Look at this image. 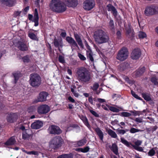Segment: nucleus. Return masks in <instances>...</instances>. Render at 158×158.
<instances>
[{
    "mask_svg": "<svg viewBox=\"0 0 158 158\" xmlns=\"http://www.w3.org/2000/svg\"><path fill=\"white\" fill-rule=\"evenodd\" d=\"M64 5L69 7H75L77 4V0H65L63 2Z\"/></svg>",
    "mask_w": 158,
    "mask_h": 158,
    "instance_id": "obj_14",
    "label": "nucleus"
},
{
    "mask_svg": "<svg viewBox=\"0 0 158 158\" xmlns=\"http://www.w3.org/2000/svg\"><path fill=\"white\" fill-rule=\"evenodd\" d=\"M50 7L52 11L57 12H63L66 9L64 2L59 0H52Z\"/></svg>",
    "mask_w": 158,
    "mask_h": 158,
    "instance_id": "obj_3",
    "label": "nucleus"
},
{
    "mask_svg": "<svg viewBox=\"0 0 158 158\" xmlns=\"http://www.w3.org/2000/svg\"><path fill=\"white\" fill-rule=\"evenodd\" d=\"M62 140L61 137L59 136H56L53 138L50 141V146L53 148L55 149L58 147Z\"/></svg>",
    "mask_w": 158,
    "mask_h": 158,
    "instance_id": "obj_7",
    "label": "nucleus"
},
{
    "mask_svg": "<svg viewBox=\"0 0 158 158\" xmlns=\"http://www.w3.org/2000/svg\"><path fill=\"white\" fill-rule=\"evenodd\" d=\"M141 52L139 49H136L133 50L131 54V57L133 59H137L140 57Z\"/></svg>",
    "mask_w": 158,
    "mask_h": 158,
    "instance_id": "obj_15",
    "label": "nucleus"
},
{
    "mask_svg": "<svg viewBox=\"0 0 158 158\" xmlns=\"http://www.w3.org/2000/svg\"><path fill=\"white\" fill-rule=\"evenodd\" d=\"M117 38L118 39H120L121 38V34L119 31H118L116 33Z\"/></svg>",
    "mask_w": 158,
    "mask_h": 158,
    "instance_id": "obj_60",
    "label": "nucleus"
},
{
    "mask_svg": "<svg viewBox=\"0 0 158 158\" xmlns=\"http://www.w3.org/2000/svg\"><path fill=\"white\" fill-rule=\"evenodd\" d=\"M14 78V82L16 83L19 77L21 76V74L20 73H15L13 74Z\"/></svg>",
    "mask_w": 158,
    "mask_h": 158,
    "instance_id": "obj_35",
    "label": "nucleus"
},
{
    "mask_svg": "<svg viewBox=\"0 0 158 158\" xmlns=\"http://www.w3.org/2000/svg\"><path fill=\"white\" fill-rule=\"evenodd\" d=\"M134 73V74L135 75L136 77H139L143 74V72H141L138 69L135 71Z\"/></svg>",
    "mask_w": 158,
    "mask_h": 158,
    "instance_id": "obj_44",
    "label": "nucleus"
},
{
    "mask_svg": "<svg viewBox=\"0 0 158 158\" xmlns=\"http://www.w3.org/2000/svg\"><path fill=\"white\" fill-rule=\"evenodd\" d=\"M121 115L124 117H128L131 115V113L127 112H122L121 113Z\"/></svg>",
    "mask_w": 158,
    "mask_h": 158,
    "instance_id": "obj_41",
    "label": "nucleus"
},
{
    "mask_svg": "<svg viewBox=\"0 0 158 158\" xmlns=\"http://www.w3.org/2000/svg\"><path fill=\"white\" fill-rule=\"evenodd\" d=\"M23 139H24L28 140L31 137V135H30L28 134L26 132H23L22 135Z\"/></svg>",
    "mask_w": 158,
    "mask_h": 158,
    "instance_id": "obj_34",
    "label": "nucleus"
},
{
    "mask_svg": "<svg viewBox=\"0 0 158 158\" xmlns=\"http://www.w3.org/2000/svg\"><path fill=\"white\" fill-rule=\"evenodd\" d=\"M57 158H71V156L68 154H64L59 156Z\"/></svg>",
    "mask_w": 158,
    "mask_h": 158,
    "instance_id": "obj_49",
    "label": "nucleus"
},
{
    "mask_svg": "<svg viewBox=\"0 0 158 158\" xmlns=\"http://www.w3.org/2000/svg\"><path fill=\"white\" fill-rule=\"evenodd\" d=\"M23 151L25 153H27V154L29 155H38L39 154V152L36 151H31L30 152H27V151H26L25 150H23Z\"/></svg>",
    "mask_w": 158,
    "mask_h": 158,
    "instance_id": "obj_36",
    "label": "nucleus"
},
{
    "mask_svg": "<svg viewBox=\"0 0 158 158\" xmlns=\"http://www.w3.org/2000/svg\"><path fill=\"white\" fill-rule=\"evenodd\" d=\"M155 154V151L153 149H151L148 152V155L151 156H153Z\"/></svg>",
    "mask_w": 158,
    "mask_h": 158,
    "instance_id": "obj_54",
    "label": "nucleus"
},
{
    "mask_svg": "<svg viewBox=\"0 0 158 158\" xmlns=\"http://www.w3.org/2000/svg\"><path fill=\"white\" fill-rule=\"evenodd\" d=\"M80 119L82 121L85 125L89 129H90V126L88 122V120L86 116H81L80 117Z\"/></svg>",
    "mask_w": 158,
    "mask_h": 158,
    "instance_id": "obj_26",
    "label": "nucleus"
},
{
    "mask_svg": "<svg viewBox=\"0 0 158 158\" xmlns=\"http://www.w3.org/2000/svg\"><path fill=\"white\" fill-rule=\"evenodd\" d=\"M22 60L23 62L25 63H28L30 61L29 56L27 55L23 57Z\"/></svg>",
    "mask_w": 158,
    "mask_h": 158,
    "instance_id": "obj_39",
    "label": "nucleus"
},
{
    "mask_svg": "<svg viewBox=\"0 0 158 158\" xmlns=\"http://www.w3.org/2000/svg\"><path fill=\"white\" fill-rule=\"evenodd\" d=\"M95 5L94 0H86L83 3V7L85 9L89 10L94 8Z\"/></svg>",
    "mask_w": 158,
    "mask_h": 158,
    "instance_id": "obj_9",
    "label": "nucleus"
},
{
    "mask_svg": "<svg viewBox=\"0 0 158 158\" xmlns=\"http://www.w3.org/2000/svg\"><path fill=\"white\" fill-rule=\"evenodd\" d=\"M121 142L124 145L130 148H133V146H138L140 145L142 143V141L137 140L135 142V145H133L131 143L128 142L124 138H121Z\"/></svg>",
    "mask_w": 158,
    "mask_h": 158,
    "instance_id": "obj_8",
    "label": "nucleus"
},
{
    "mask_svg": "<svg viewBox=\"0 0 158 158\" xmlns=\"http://www.w3.org/2000/svg\"><path fill=\"white\" fill-rule=\"evenodd\" d=\"M48 95V94L45 92H41L39 94L37 98L35 101L36 103L38 102H42L46 100V98Z\"/></svg>",
    "mask_w": 158,
    "mask_h": 158,
    "instance_id": "obj_12",
    "label": "nucleus"
},
{
    "mask_svg": "<svg viewBox=\"0 0 158 158\" xmlns=\"http://www.w3.org/2000/svg\"><path fill=\"white\" fill-rule=\"evenodd\" d=\"M15 142L16 141L15 137L12 136L6 142L5 144L6 145L10 146L14 144Z\"/></svg>",
    "mask_w": 158,
    "mask_h": 158,
    "instance_id": "obj_22",
    "label": "nucleus"
},
{
    "mask_svg": "<svg viewBox=\"0 0 158 158\" xmlns=\"http://www.w3.org/2000/svg\"><path fill=\"white\" fill-rule=\"evenodd\" d=\"M158 13V6L155 5L147 6L144 11V14L147 16L152 15Z\"/></svg>",
    "mask_w": 158,
    "mask_h": 158,
    "instance_id": "obj_5",
    "label": "nucleus"
},
{
    "mask_svg": "<svg viewBox=\"0 0 158 158\" xmlns=\"http://www.w3.org/2000/svg\"><path fill=\"white\" fill-rule=\"evenodd\" d=\"M99 84L97 83H95L94 84L93 86L91 87V88L94 91L96 90L99 87Z\"/></svg>",
    "mask_w": 158,
    "mask_h": 158,
    "instance_id": "obj_42",
    "label": "nucleus"
},
{
    "mask_svg": "<svg viewBox=\"0 0 158 158\" xmlns=\"http://www.w3.org/2000/svg\"><path fill=\"white\" fill-rule=\"evenodd\" d=\"M95 131L97 135L101 140H103V133L100 128L97 127L95 129Z\"/></svg>",
    "mask_w": 158,
    "mask_h": 158,
    "instance_id": "obj_25",
    "label": "nucleus"
},
{
    "mask_svg": "<svg viewBox=\"0 0 158 158\" xmlns=\"http://www.w3.org/2000/svg\"><path fill=\"white\" fill-rule=\"evenodd\" d=\"M18 48L20 50L23 51H27L28 50L27 46L23 42H19Z\"/></svg>",
    "mask_w": 158,
    "mask_h": 158,
    "instance_id": "obj_21",
    "label": "nucleus"
},
{
    "mask_svg": "<svg viewBox=\"0 0 158 158\" xmlns=\"http://www.w3.org/2000/svg\"><path fill=\"white\" fill-rule=\"evenodd\" d=\"M35 110L36 108L35 106H33L29 107L28 110V112L31 113L35 111Z\"/></svg>",
    "mask_w": 158,
    "mask_h": 158,
    "instance_id": "obj_43",
    "label": "nucleus"
},
{
    "mask_svg": "<svg viewBox=\"0 0 158 158\" xmlns=\"http://www.w3.org/2000/svg\"><path fill=\"white\" fill-rule=\"evenodd\" d=\"M30 84L34 87L39 86L41 84V78L40 76L36 73L31 74L30 75L29 80Z\"/></svg>",
    "mask_w": 158,
    "mask_h": 158,
    "instance_id": "obj_4",
    "label": "nucleus"
},
{
    "mask_svg": "<svg viewBox=\"0 0 158 158\" xmlns=\"http://www.w3.org/2000/svg\"><path fill=\"white\" fill-rule=\"evenodd\" d=\"M82 148V152L83 153H85L89 151V148L88 147H85Z\"/></svg>",
    "mask_w": 158,
    "mask_h": 158,
    "instance_id": "obj_57",
    "label": "nucleus"
},
{
    "mask_svg": "<svg viewBox=\"0 0 158 158\" xmlns=\"http://www.w3.org/2000/svg\"><path fill=\"white\" fill-rule=\"evenodd\" d=\"M1 2L8 6H12L15 4V0H1Z\"/></svg>",
    "mask_w": 158,
    "mask_h": 158,
    "instance_id": "obj_20",
    "label": "nucleus"
},
{
    "mask_svg": "<svg viewBox=\"0 0 158 158\" xmlns=\"http://www.w3.org/2000/svg\"><path fill=\"white\" fill-rule=\"evenodd\" d=\"M88 50L86 51V55L88 59L89 60L92 62H93L94 60L93 56V53L90 49H87Z\"/></svg>",
    "mask_w": 158,
    "mask_h": 158,
    "instance_id": "obj_24",
    "label": "nucleus"
},
{
    "mask_svg": "<svg viewBox=\"0 0 158 158\" xmlns=\"http://www.w3.org/2000/svg\"><path fill=\"white\" fill-rule=\"evenodd\" d=\"M21 11H16L15 12L14 15L15 16L17 17L20 15Z\"/></svg>",
    "mask_w": 158,
    "mask_h": 158,
    "instance_id": "obj_61",
    "label": "nucleus"
},
{
    "mask_svg": "<svg viewBox=\"0 0 158 158\" xmlns=\"http://www.w3.org/2000/svg\"><path fill=\"white\" fill-rule=\"evenodd\" d=\"M59 60L60 63H63L65 62L64 57L61 55H60L59 56Z\"/></svg>",
    "mask_w": 158,
    "mask_h": 158,
    "instance_id": "obj_47",
    "label": "nucleus"
},
{
    "mask_svg": "<svg viewBox=\"0 0 158 158\" xmlns=\"http://www.w3.org/2000/svg\"><path fill=\"white\" fill-rule=\"evenodd\" d=\"M74 37L78 45L81 48H83V45L80 36L77 34H74Z\"/></svg>",
    "mask_w": 158,
    "mask_h": 158,
    "instance_id": "obj_27",
    "label": "nucleus"
},
{
    "mask_svg": "<svg viewBox=\"0 0 158 158\" xmlns=\"http://www.w3.org/2000/svg\"><path fill=\"white\" fill-rule=\"evenodd\" d=\"M48 132L51 134H59L62 132V131L58 126L51 125L48 129Z\"/></svg>",
    "mask_w": 158,
    "mask_h": 158,
    "instance_id": "obj_10",
    "label": "nucleus"
},
{
    "mask_svg": "<svg viewBox=\"0 0 158 158\" xmlns=\"http://www.w3.org/2000/svg\"><path fill=\"white\" fill-rule=\"evenodd\" d=\"M77 78L79 81L88 83L91 81L90 74L85 68L81 67L78 68L76 72Z\"/></svg>",
    "mask_w": 158,
    "mask_h": 158,
    "instance_id": "obj_1",
    "label": "nucleus"
},
{
    "mask_svg": "<svg viewBox=\"0 0 158 158\" xmlns=\"http://www.w3.org/2000/svg\"><path fill=\"white\" fill-rule=\"evenodd\" d=\"M110 149L116 155L118 154V147L115 143H113L111 147H110Z\"/></svg>",
    "mask_w": 158,
    "mask_h": 158,
    "instance_id": "obj_29",
    "label": "nucleus"
},
{
    "mask_svg": "<svg viewBox=\"0 0 158 158\" xmlns=\"http://www.w3.org/2000/svg\"><path fill=\"white\" fill-rule=\"evenodd\" d=\"M143 97L144 99L147 101H149L151 100V98L150 94L148 93H143L142 94Z\"/></svg>",
    "mask_w": 158,
    "mask_h": 158,
    "instance_id": "obj_33",
    "label": "nucleus"
},
{
    "mask_svg": "<svg viewBox=\"0 0 158 158\" xmlns=\"http://www.w3.org/2000/svg\"><path fill=\"white\" fill-rule=\"evenodd\" d=\"M106 131L112 138H117V135L116 133L112 130L110 129H107L106 130Z\"/></svg>",
    "mask_w": 158,
    "mask_h": 158,
    "instance_id": "obj_31",
    "label": "nucleus"
},
{
    "mask_svg": "<svg viewBox=\"0 0 158 158\" xmlns=\"http://www.w3.org/2000/svg\"><path fill=\"white\" fill-rule=\"evenodd\" d=\"M129 68V64L125 62L119 65L118 67V69L119 71H122L128 69Z\"/></svg>",
    "mask_w": 158,
    "mask_h": 158,
    "instance_id": "obj_19",
    "label": "nucleus"
},
{
    "mask_svg": "<svg viewBox=\"0 0 158 158\" xmlns=\"http://www.w3.org/2000/svg\"><path fill=\"white\" fill-rule=\"evenodd\" d=\"M39 17L37 9H35L34 12V17L32 21L35 23L34 26L35 27L38 26L39 25Z\"/></svg>",
    "mask_w": 158,
    "mask_h": 158,
    "instance_id": "obj_18",
    "label": "nucleus"
},
{
    "mask_svg": "<svg viewBox=\"0 0 158 158\" xmlns=\"http://www.w3.org/2000/svg\"><path fill=\"white\" fill-rule=\"evenodd\" d=\"M117 132L118 134L123 135L126 133V131L124 130L117 129Z\"/></svg>",
    "mask_w": 158,
    "mask_h": 158,
    "instance_id": "obj_53",
    "label": "nucleus"
},
{
    "mask_svg": "<svg viewBox=\"0 0 158 158\" xmlns=\"http://www.w3.org/2000/svg\"><path fill=\"white\" fill-rule=\"evenodd\" d=\"M93 37L95 41L99 44L106 43L109 40V37L103 30H98L94 33Z\"/></svg>",
    "mask_w": 158,
    "mask_h": 158,
    "instance_id": "obj_2",
    "label": "nucleus"
},
{
    "mask_svg": "<svg viewBox=\"0 0 158 158\" xmlns=\"http://www.w3.org/2000/svg\"><path fill=\"white\" fill-rule=\"evenodd\" d=\"M43 125L42 122L38 120L33 123L31 125V127L32 129H37L41 128Z\"/></svg>",
    "mask_w": 158,
    "mask_h": 158,
    "instance_id": "obj_17",
    "label": "nucleus"
},
{
    "mask_svg": "<svg viewBox=\"0 0 158 158\" xmlns=\"http://www.w3.org/2000/svg\"><path fill=\"white\" fill-rule=\"evenodd\" d=\"M50 110V108L46 105H42L39 106L37 111L39 114H45L47 113Z\"/></svg>",
    "mask_w": 158,
    "mask_h": 158,
    "instance_id": "obj_11",
    "label": "nucleus"
},
{
    "mask_svg": "<svg viewBox=\"0 0 158 158\" xmlns=\"http://www.w3.org/2000/svg\"><path fill=\"white\" fill-rule=\"evenodd\" d=\"M136 150L142 152L143 151V149L142 147L138 146H133V148Z\"/></svg>",
    "mask_w": 158,
    "mask_h": 158,
    "instance_id": "obj_51",
    "label": "nucleus"
},
{
    "mask_svg": "<svg viewBox=\"0 0 158 158\" xmlns=\"http://www.w3.org/2000/svg\"><path fill=\"white\" fill-rule=\"evenodd\" d=\"M89 111L95 117H99V114L94 111L91 110H89Z\"/></svg>",
    "mask_w": 158,
    "mask_h": 158,
    "instance_id": "obj_50",
    "label": "nucleus"
},
{
    "mask_svg": "<svg viewBox=\"0 0 158 158\" xmlns=\"http://www.w3.org/2000/svg\"><path fill=\"white\" fill-rule=\"evenodd\" d=\"M135 121L137 123H141L143 122V119L141 118H136L135 119Z\"/></svg>",
    "mask_w": 158,
    "mask_h": 158,
    "instance_id": "obj_56",
    "label": "nucleus"
},
{
    "mask_svg": "<svg viewBox=\"0 0 158 158\" xmlns=\"http://www.w3.org/2000/svg\"><path fill=\"white\" fill-rule=\"evenodd\" d=\"M106 7L108 11H112L114 16L116 15L117 11L115 8L113 6L110 4H109Z\"/></svg>",
    "mask_w": 158,
    "mask_h": 158,
    "instance_id": "obj_23",
    "label": "nucleus"
},
{
    "mask_svg": "<svg viewBox=\"0 0 158 158\" xmlns=\"http://www.w3.org/2000/svg\"><path fill=\"white\" fill-rule=\"evenodd\" d=\"M75 126L73 124H70L68 126L66 129H65L66 132L70 131L73 129V128H75Z\"/></svg>",
    "mask_w": 158,
    "mask_h": 158,
    "instance_id": "obj_40",
    "label": "nucleus"
},
{
    "mask_svg": "<svg viewBox=\"0 0 158 158\" xmlns=\"http://www.w3.org/2000/svg\"><path fill=\"white\" fill-rule=\"evenodd\" d=\"M128 54V52L127 48H123L118 52L116 59L121 61H124L127 58Z\"/></svg>",
    "mask_w": 158,
    "mask_h": 158,
    "instance_id": "obj_6",
    "label": "nucleus"
},
{
    "mask_svg": "<svg viewBox=\"0 0 158 158\" xmlns=\"http://www.w3.org/2000/svg\"><path fill=\"white\" fill-rule=\"evenodd\" d=\"M140 130L136 129L134 128H131L130 130V132L132 133H134L136 132H138L140 131Z\"/></svg>",
    "mask_w": 158,
    "mask_h": 158,
    "instance_id": "obj_46",
    "label": "nucleus"
},
{
    "mask_svg": "<svg viewBox=\"0 0 158 158\" xmlns=\"http://www.w3.org/2000/svg\"><path fill=\"white\" fill-rule=\"evenodd\" d=\"M133 113H134L135 115H138L139 116L140 114H143L142 113V112L139 111H135V112H133Z\"/></svg>",
    "mask_w": 158,
    "mask_h": 158,
    "instance_id": "obj_64",
    "label": "nucleus"
},
{
    "mask_svg": "<svg viewBox=\"0 0 158 158\" xmlns=\"http://www.w3.org/2000/svg\"><path fill=\"white\" fill-rule=\"evenodd\" d=\"M157 79L155 77H153L151 79V81L155 85H158V82L157 81Z\"/></svg>",
    "mask_w": 158,
    "mask_h": 158,
    "instance_id": "obj_48",
    "label": "nucleus"
},
{
    "mask_svg": "<svg viewBox=\"0 0 158 158\" xmlns=\"http://www.w3.org/2000/svg\"><path fill=\"white\" fill-rule=\"evenodd\" d=\"M138 36L139 38L143 39L146 37V34L145 33L142 31H140L139 32Z\"/></svg>",
    "mask_w": 158,
    "mask_h": 158,
    "instance_id": "obj_38",
    "label": "nucleus"
},
{
    "mask_svg": "<svg viewBox=\"0 0 158 158\" xmlns=\"http://www.w3.org/2000/svg\"><path fill=\"white\" fill-rule=\"evenodd\" d=\"M18 117L17 114L16 113H12L8 114L7 120L8 122L12 123Z\"/></svg>",
    "mask_w": 158,
    "mask_h": 158,
    "instance_id": "obj_16",
    "label": "nucleus"
},
{
    "mask_svg": "<svg viewBox=\"0 0 158 158\" xmlns=\"http://www.w3.org/2000/svg\"><path fill=\"white\" fill-rule=\"evenodd\" d=\"M126 34L128 37L132 36L134 35V32L132 29H131V27L130 26L129 28H126Z\"/></svg>",
    "mask_w": 158,
    "mask_h": 158,
    "instance_id": "obj_32",
    "label": "nucleus"
},
{
    "mask_svg": "<svg viewBox=\"0 0 158 158\" xmlns=\"http://www.w3.org/2000/svg\"><path fill=\"white\" fill-rule=\"evenodd\" d=\"M86 140L85 139L81 140L77 142V144L79 146H81L86 143Z\"/></svg>",
    "mask_w": 158,
    "mask_h": 158,
    "instance_id": "obj_37",
    "label": "nucleus"
},
{
    "mask_svg": "<svg viewBox=\"0 0 158 158\" xmlns=\"http://www.w3.org/2000/svg\"><path fill=\"white\" fill-rule=\"evenodd\" d=\"M54 45L55 47H58L59 46V43L56 39H54Z\"/></svg>",
    "mask_w": 158,
    "mask_h": 158,
    "instance_id": "obj_59",
    "label": "nucleus"
},
{
    "mask_svg": "<svg viewBox=\"0 0 158 158\" xmlns=\"http://www.w3.org/2000/svg\"><path fill=\"white\" fill-rule=\"evenodd\" d=\"M106 106L108 107L109 109L112 112H118L120 111L119 107L117 106H110L108 105H106Z\"/></svg>",
    "mask_w": 158,
    "mask_h": 158,
    "instance_id": "obj_30",
    "label": "nucleus"
},
{
    "mask_svg": "<svg viewBox=\"0 0 158 158\" xmlns=\"http://www.w3.org/2000/svg\"><path fill=\"white\" fill-rule=\"evenodd\" d=\"M109 27L111 29H113L114 27L113 21L112 20H110L109 22Z\"/></svg>",
    "mask_w": 158,
    "mask_h": 158,
    "instance_id": "obj_55",
    "label": "nucleus"
},
{
    "mask_svg": "<svg viewBox=\"0 0 158 158\" xmlns=\"http://www.w3.org/2000/svg\"><path fill=\"white\" fill-rule=\"evenodd\" d=\"M78 56L79 57L81 60H85L86 59V58L84 56L80 53H78Z\"/></svg>",
    "mask_w": 158,
    "mask_h": 158,
    "instance_id": "obj_52",
    "label": "nucleus"
},
{
    "mask_svg": "<svg viewBox=\"0 0 158 158\" xmlns=\"http://www.w3.org/2000/svg\"><path fill=\"white\" fill-rule=\"evenodd\" d=\"M68 99L71 102L74 103L75 102L74 99L71 96H69L68 98Z\"/></svg>",
    "mask_w": 158,
    "mask_h": 158,
    "instance_id": "obj_62",
    "label": "nucleus"
},
{
    "mask_svg": "<svg viewBox=\"0 0 158 158\" xmlns=\"http://www.w3.org/2000/svg\"><path fill=\"white\" fill-rule=\"evenodd\" d=\"M94 100V101H96V100L94 99H93V98L92 96H90L88 98V101L90 103H91V104L93 105V100Z\"/></svg>",
    "mask_w": 158,
    "mask_h": 158,
    "instance_id": "obj_58",
    "label": "nucleus"
},
{
    "mask_svg": "<svg viewBox=\"0 0 158 158\" xmlns=\"http://www.w3.org/2000/svg\"><path fill=\"white\" fill-rule=\"evenodd\" d=\"M66 39L67 41L70 44L72 50L74 49L76 47L78 48V45L75 41L71 37L67 36Z\"/></svg>",
    "mask_w": 158,
    "mask_h": 158,
    "instance_id": "obj_13",
    "label": "nucleus"
},
{
    "mask_svg": "<svg viewBox=\"0 0 158 158\" xmlns=\"http://www.w3.org/2000/svg\"><path fill=\"white\" fill-rule=\"evenodd\" d=\"M97 101L100 103H102L106 102V100L105 99L100 98H97Z\"/></svg>",
    "mask_w": 158,
    "mask_h": 158,
    "instance_id": "obj_63",
    "label": "nucleus"
},
{
    "mask_svg": "<svg viewBox=\"0 0 158 158\" xmlns=\"http://www.w3.org/2000/svg\"><path fill=\"white\" fill-rule=\"evenodd\" d=\"M134 73V74L135 75L136 77H139L143 74V72H141L138 69L135 71Z\"/></svg>",
    "mask_w": 158,
    "mask_h": 158,
    "instance_id": "obj_45",
    "label": "nucleus"
},
{
    "mask_svg": "<svg viewBox=\"0 0 158 158\" xmlns=\"http://www.w3.org/2000/svg\"><path fill=\"white\" fill-rule=\"evenodd\" d=\"M28 36L31 39L33 40L38 41V40L37 36V34L31 31L28 32Z\"/></svg>",
    "mask_w": 158,
    "mask_h": 158,
    "instance_id": "obj_28",
    "label": "nucleus"
}]
</instances>
